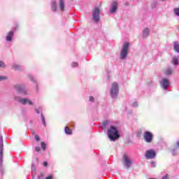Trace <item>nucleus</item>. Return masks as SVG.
Wrapping results in <instances>:
<instances>
[{
  "mask_svg": "<svg viewBox=\"0 0 179 179\" xmlns=\"http://www.w3.org/2000/svg\"><path fill=\"white\" fill-rule=\"evenodd\" d=\"M108 138L110 141H117L118 138H120V134H118V131L117 128L114 127V126H111L110 129L108 130Z\"/></svg>",
  "mask_w": 179,
  "mask_h": 179,
  "instance_id": "nucleus-1",
  "label": "nucleus"
},
{
  "mask_svg": "<svg viewBox=\"0 0 179 179\" xmlns=\"http://www.w3.org/2000/svg\"><path fill=\"white\" fill-rule=\"evenodd\" d=\"M129 50V43L125 42L123 44L122 48V50L120 52V58L121 59H125L127 58V55H128V51Z\"/></svg>",
  "mask_w": 179,
  "mask_h": 179,
  "instance_id": "nucleus-2",
  "label": "nucleus"
},
{
  "mask_svg": "<svg viewBox=\"0 0 179 179\" xmlns=\"http://www.w3.org/2000/svg\"><path fill=\"white\" fill-rule=\"evenodd\" d=\"M92 19L96 23L100 20V8L98 7L94 8L92 10Z\"/></svg>",
  "mask_w": 179,
  "mask_h": 179,
  "instance_id": "nucleus-3",
  "label": "nucleus"
},
{
  "mask_svg": "<svg viewBox=\"0 0 179 179\" xmlns=\"http://www.w3.org/2000/svg\"><path fill=\"white\" fill-rule=\"evenodd\" d=\"M118 94V84L117 83H113L112 84V87L110 89V96L111 97L115 98Z\"/></svg>",
  "mask_w": 179,
  "mask_h": 179,
  "instance_id": "nucleus-4",
  "label": "nucleus"
},
{
  "mask_svg": "<svg viewBox=\"0 0 179 179\" xmlns=\"http://www.w3.org/2000/svg\"><path fill=\"white\" fill-rule=\"evenodd\" d=\"M144 139L148 143H150L153 141V134L150 131H145L143 134Z\"/></svg>",
  "mask_w": 179,
  "mask_h": 179,
  "instance_id": "nucleus-5",
  "label": "nucleus"
},
{
  "mask_svg": "<svg viewBox=\"0 0 179 179\" xmlns=\"http://www.w3.org/2000/svg\"><path fill=\"white\" fill-rule=\"evenodd\" d=\"M123 159L126 169H129V167H131V166L132 165V160H131V159H129V157H128V155H124L123 156Z\"/></svg>",
  "mask_w": 179,
  "mask_h": 179,
  "instance_id": "nucleus-6",
  "label": "nucleus"
},
{
  "mask_svg": "<svg viewBox=\"0 0 179 179\" xmlns=\"http://www.w3.org/2000/svg\"><path fill=\"white\" fill-rule=\"evenodd\" d=\"M15 100L17 101H19V103H20L21 104H29L30 106H33V102L26 99H23L17 96V97H15Z\"/></svg>",
  "mask_w": 179,
  "mask_h": 179,
  "instance_id": "nucleus-7",
  "label": "nucleus"
},
{
  "mask_svg": "<svg viewBox=\"0 0 179 179\" xmlns=\"http://www.w3.org/2000/svg\"><path fill=\"white\" fill-rule=\"evenodd\" d=\"M0 163H2L3 159V138L0 137Z\"/></svg>",
  "mask_w": 179,
  "mask_h": 179,
  "instance_id": "nucleus-8",
  "label": "nucleus"
},
{
  "mask_svg": "<svg viewBox=\"0 0 179 179\" xmlns=\"http://www.w3.org/2000/svg\"><path fill=\"white\" fill-rule=\"evenodd\" d=\"M156 156V152L153 150H150L145 152V157L147 159H154Z\"/></svg>",
  "mask_w": 179,
  "mask_h": 179,
  "instance_id": "nucleus-9",
  "label": "nucleus"
},
{
  "mask_svg": "<svg viewBox=\"0 0 179 179\" xmlns=\"http://www.w3.org/2000/svg\"><path fill=\"white\" fill-rule=\"evenodd\" d=\"M118 9V3L117 1L112 2L111 7L110 9V13H115Z\"/></svg>",
  "mask_w": 179,
  "mask_h": 179,
  "instance_id": "nucleus-10",
  "label": "nucleus"
},
{
  "mask_svg": "<svg viewBox=\"0 0 179 179\" xmlns=\"http://www.w3.org/2000/svg\"><path fill=\"white\" fill-rule=\"evenodd\" d=\"M161 86L166 90L170 86V81L168 79L163 78L161 82Z\"/></svg>",
  "mask_w": 179,
  "mask_h": 179,
  "instance_id": "nucleus-11",
  "label": "nucleus"
},
{
  "mask_svg": "<svg viewBox=\"0 0 179 179\" xmlns=\"http://www.w3.org/2000/svg\"><path fill=\"white\" fill-rule=\"evenodd\" d=\"M15 89L19 92V93H23V94H27L26 88L23 85H16Z\"/></svg>",
  "mask_w": 179,
  "mask_h": 179,
  "instance_id": "nucleus-12",
  "label": "nucleus"
},
{
  "mask_svg": "<svg viewBox=\"0 0 179 179\" xmlns=\"http://www.w3.org/2000/svg\"><path fill=\"white\" fill-rule=\"evenodd\" d=\"M12 37H13V31H10L6 37L7 41H10L12 40Z\"/></svg>",
  "mask_w": 179,
  "mask_h": 179,
  "instance_id": "nucleus-13",
  "label": "nucleus"
},
{
  "mask_svg": "<svg viewBox=\"0 0 179 179\" xmlns=\"http://www.w3.org/2000/svg\"><path fill=\"white\" fill-rule=\"evenodd\" d=\"M173 48L176 52H179V43L178 42L173 43Z\"/></svg>",
  "mask_w": 179,
  "mask_h": 179,
  "instance_id": "nucleus-14",
  "label": "nucleus"
},
{
  "mask_svg": "<svg viewBox=\"0 0 179 179\" xmlns=\"http://www.w3.org/2000/svg\"><path fill=\"white\" fill-rule=\"evenodd\" d=\"M59 1L60 10H64L65 8V4L64 3V1L63 0H59Z\"/></svg>",
  "mask_w": 179,
  "mask_h": 179,
  "instance_id": "nucleus-15",
  "label": "nucleus"
},
{
  "mask_svg": "<svg viewBox=\"0 0 179 179\" xmlns=\"http://www.w3.org/2000/svg\"><path fill=\"white\" fill-rule=\"evenodd\" d=\"M143 37H148L149 36V29L145 28L143 32Z\"/></svg>",
  "mask_w": 179,
  "mask_h": 179,
  "instance_id": "nucleus-16",
  "label": "nucleus"
},
{
  "mask_svg": "<svg viewBox=\"0 0 179 179\" xmlns=\"http://www.w3.org/2000/svg\"><path fill=\"white\" fill-rule=\"evenodd\" d=\"M51 5H52V10L55 12L57 10V3H55V1H53L51 2Z\"/></svg>",
  "mask_w": 179,
  "mask_h": 179,
  "instance_id": "nucleus-17",
  "label": "nucleus"
},
{
  "mask_svg": "<svg viewBox=\"0 0 179 179\" xmlns=\"http://www.w3.org/2000/svg\"><path fill=\"white\" fill-rule=\"evenodd\" d=\"M65 134H66L67 135H71L72 134V130L71 129H69V127H65Z\"/></svg>",
  "mask_w": 179,
  "mask_h": 179,
  "instance_id": "nucleus-18",
  "label": "nucleus"
},
{
  "mask_svg": "<svg viewBox=\"0 0 179 179\" xmlns=\"http://www.w3.org/2000/svg\"><path fill=\"white\" fill-rule=\"evenodd\" d=\"M173 73V70L169 68L165 71V75L169 76L171 75Z\"/></svg>",
  "mask_w": 179,
  "mask_h": 179,
  "instance_id": "nucleus-19",
  "label": "nucleus"
},
{
  "mask_svg": "<svg viewBox=\"0 0 179 179\" xmlns=\"http://www.w3.org/2000/svg\"><path fill=\"white\" fill-rule=\"evenodd\" d=\"M172 64L173 65H178V58L173 57V61H172Z\"/></svg>",
  "mask_w": 179,
  "mask_h": 179,
  "instance_id": "nucleus-20",
  "label": "nucleus"
},
{
  "mask_svg": "<svg viewBox=\"0 0 179 179\" xmlns=\"http://www.w3.org/2000/svg\"><path fill=\"white\" fill-rule=\"evenodd\" d=\"M174 13H175V15H176V16L179 17V8L174 9Z\"/></svg>",
  "mask_w": 179,
  "mask_h": 179,
  "instance_id": "nucleus-21",
  "label": "nucleus"
},
{
  "mask_svg": "<svg viewBox=\"0 0 179 179\" xmlns=\"http://www.w3.org/2000/svg\"><path fill=\"white\" fill-rule=\"evenodd\" d=\"M8 78L6 76H0V82L2 80H6Z\"/></svg>",
  "mask_w": 179,
  "mask_h": 179,
  "instance_id": "nucleus-22",
  "label": "nucleus"
},
{
  "mask_svg": "<svg viewBox=\"0 0 179 179\" xmlns=\"http://www.w3.org/2000/svg\"><path fill=\"white\" fill-rule=\"evenodd\" d=\"M78 65H79V64H78L77 62H73L72 64H71V66L73 68H76V66H78Z\"/></svg>",
  "mask_w": 179,
  "mask_h": 179,
  "instance_id": "nucleus-23",
  "label": "nucleus"
},
{
  "mask_svg": "<svg viewBox=\"0 0 179 179\" xmlns=\"http://www.w3.org/2000/svg\"><path fill=\"white\" fill-rule=\"evenodd\" d=\"M41 145L42 146V149H43V150H45V143L44 142H41Z\"/></svg>",
  "mask_w": 179,
  "mask_h": 179,
  "instance_id": "nucleus-24",
  "label": "nucleus"
},
{
  "mask_svg": "<svg viewBox=\"0 0 179 179\" xmlns=\"http://www.w3.org/2000/svg\"><path fill=\"white\" fill-rule=\"evenodd\" d=\"M0 68H5V64L0 61Z\"/></svg>",
  "mask_w": 179,
  "mask_h": 179,
  "instance_id": "nucleus-25",
  "label": "nucleus"
},
{
  "mask_svg": "<svg viewBox=\"0 0 179 179\" xmlns=\"http://www.w3.org/2000/svg\"><path fill=\"white\" fill-rule=\"evenodd\" d=\"M13 68H14V69H15V71H17V69H19L20 66L17 65H14Z\"/></svg>",
  "mask_w": 179,
  "mask_h": 179,
  "instance_id": "nucleus-26",
  "label": "nucleus"
},
{
  "mask_svg": "<svg viewBox=\"0 0 179 179\" xmlns=\"http://www.w3.org/2000/svg\"><path fill=\"white\" fill-rule=\"evenodd\" d=\"M42 122L44 125H45V120L44 119V116L42 115Z\"/></svg>",
  "mask_w": 179,
  "mask_h": 179,
  "instance_id": "nucleus-27",
  "label": "nucleus"
},
{
  "mask_svg": "<svg viewBox=\"0 0 179 179\" xmlns=\"http://www.w3.org/2000/svg\"><path fill=\"white\" fill-rule=\"evenodd\" d=\"M90 101H92V102L94 101V97L90 96Z\"/></svg>",
  "mask_w": 179,
  "mask_h": 179,
  "instance_id": "nucleus-28",
  "label": "nucleus"
},
{
  "mask_svg": "<svg viewBox=\"0 0 179 179\" xmlns=\"http://www.w3.org/2000/svg\"><path fill=\"white\" fill-rule=\"evenodd\" d=\"M35 150H36V152H40V150H41L40 147H36Z\"/></svg>",
  "mask_w": 179,
  "mask_h": 179,
  "instance_id": "nucleus-29",
  "label": "nucleus"
},
{
  "mask_svg": "<svg viewBox=\"0 0 179 179\" xmlns=\"http://www.w3.org/2000/svg\"><path fill=\"white\" fill-rule=\"evenodd\" d=\"M151 167H156V163L155 162H151Z\"/></svg>",
  "mask_w": 179,
  "mask_h": 179,
  "instance_id": "nucleus-30",
  "label": "nucleus"
},
{
  "mask_svg": "<svg viewBox=\"0 0 179 179\" xmlns=\"http://www.w3.org/2000/svg\"><path fill=\"white\" fill-rule=\"evenodd\" d=\"M35 139L38 142V141H40V137H38V136H35Z\"/></svg>",
  "mask_w": 179,
  "mask_h": 179,
  "instance_id": "nucleus-31",
  "label": "nucleus"
},
{
  "mask_svg": "<svg viewBox=\"0 0 179 179\" xmlns=\"http://www.w3.org/2000/svg\"><path fill=\"white\" fill-rule=\"evenodd\" d=\"M162 179H169V175L166 174L165 176H163Z\"/></svg>",
  "mask_w": 179,
  "mask_h": 179,
  "instance_id": "nucleus-32",
  "label": "nucleus"
},
{
  "mask_svg": "<svg viewBox=\"0 0 179 179\" xmlns=\"http://www.w3.org/2000/svg\"><path fill=\"white\" fill-rule=\"evenodd\" d=\"M43 166L45 167H47V166H48V164L47 163V162H43Z\"/></svg>",
  "mask_w": 179,
  "mask_h": 179,
  "instance_id": "nucleus-33",
  "label": "nucleus"
},
{
  "mask_svg": "<svg viewBox=\"0 0 179 179\" xmlns=\"http://www.w3.org/2000/svg\"><path fill=\"white\" fill-rule=\"evenodd\" d=\"M45 179H52V176L50 175V176L46 177Z\"/></svg>",
  "mask_w": 179,
  "mask_h": 179,
  "instance_id": "nucleus-34",
  "label": "nucleus"
},
{
  "mask_svg": "<svg viewBox=\"0 0 179 179\" xmlns=\"http://www.w3.org/2000/svg\"><path fill=\"white\" fill-rule=\"evenodd\" d=\"M35 111L36 114H40V110H38V109H36Z\"/></svg>",
  "mask_w": 179,
  "mask_h": 179,
  "instance_id": "nucleus-35",
  "label": "nucleus"
},
{
  "mask_svg": "<svg viewBox=\"0 0 179 179\" xmlns=\"http://www.w3.org/2000/svg\"><path fill=\"white\" fill-rule=\"evenodd\" d=\"M133 106H134V107H137L138 106V103H133Z\"/></svg>",
  "mask_w": 179,
  "mask_h": 179,
  "instance_id": "nucleus-36",
  "label": "nucleus"
},
{
  "mask_svg": "<svg viewBox=\"0 0 179 179\" xmlns=\"http://www.w3.org/2000/svg\"><path fill=\"white\" fill-rule=\"evenodd\" d=\"M31 169H32V171H34V170H36V168L34 167V165H32Z\"/></svg>",
  "mask_w": 179,
  "mask_h": 179,
  "instance_id": "nucleus-37",
  "label": "nucleus"
},
{
  "mask_svg": "<svg viewBox=\"0 0 179 179\" xmlns=\"http://www.w3.org/2000/svg\"><path fill=\"white\" fill-rule=\"evenodd\" d=\"M177 146L179 148V141L177 142Z\"/></svg>",
  "mask_w": 179,
  "mask_h": 179,
  "instance_id": "nucleus-38",
  "label": "nucleus"
},
{
  "mask_svg": "<svg viewBox=\"0 0 179 179\" xmlns=\"http://www.w3.org/2000/svg\"><path fill=\"white\" fill-rule=\"evenodd\" d=\"M162 1H164V0H162Z\"/></svg>",
  "mask_w": 179,
  "mask_h": 179,
  "instance_id": "nucleus-39",
  "label": "nucleus"
}]
</instances>
